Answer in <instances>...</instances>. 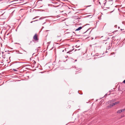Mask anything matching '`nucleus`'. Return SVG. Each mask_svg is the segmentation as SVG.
<instances>
[{
  "label": "nucleus",
  "mask_w": 125,
  "mask_h": 125,
  "mask_svg": "<svg viewBox=\"0 0 125 125\" xmlns=\"http://www.w3.org/2000/svg\"><path fill=\"white\" fill-rule=\"evenodd\" d=\"M0 56H1V63H4L5 64L6 63H8L9 62H8V59L5 56V55H0Z\"/></svg>",
  "instance_id": "1"
},
{
  "label": "nucleus",
  "mask_w": 125,
  "mask_h": 125,
  "mask_svg": "<svg viewBox=\"0 0 125 125\" xmlns=\"http://www.w3.org/2000/svg\"><path fill=\"white\" fill-rule=\"evenodd\" d=\"M110 1H109L107 2L106 0H105L103 4V5L104 7L109 8V5H111L110 4Z\"/></svg>",
  "instance_id": "2"
},
{
  "label": "nucleus",
  "mask_w": 125,
  "mask_h": 125,
  "mask_svg": "<svg viewBox=\"0 0 125 125\" xmlns=\"http://www.w3.org/2000/svg\"><path fill=\"white\" fill-rule=\"evenodd\" d=\"M59 3L60 2H59L58 4L59 5H58L56 6L58 7L57 9L59 10V11L61 12H62L63 11L64 7L62 5L60 4H59Z\"/></svg>",
  "instance_id": "3"
},
{
  "label": "nucleus",
  "mask_w": 125,
  "mask_h": 125,
  "mask_svg": "<svg viewBox=\"0 0 125 125\" xmlns=\"http://www.w3.org/2000/svg\"><path fill=\"white\" fill-rule=\"evenodd\" d=\"M39 38L38 37V36L36 33L35 34L33 37V41H35L36 42H38Z\"/></svg>",
  "instance_id": "4"
},
{
  "label": "nucleus",
  "mask_w": 125,
  "mask_h": 125,
  "mask_svg": "<svg viewBox=\"0 0 125 125\" xmlns=\"http://www.w3.org/2000/svg\"><path fill=\"white\" fill-rule=\"evenodd\" d=\"M87 2L89 4H90V5L88 6V7H89L91 6L92 4L94 2V0H87Z\"/></svg>",
  "instance_id": "5"
},
{
  "label": "nucleus",
  "mask_w": 125,
  "mask_h": 125,
  "mask_svg": "<svg viewBox=\"0 0 125 125\" xmlns=\"http://www.w3.org/2000/svg\"><path fill=\"white\" fill-rule=\"evenodd\" d=\"M111 101H109L108 102V104H109L110 103V104H109V105L108 106H107V107L108 108H111L114 105V103H113L112 104H111Z\"/></svg>",
  "instance_id": "6"
},
{
  "label": "nucleus",
  "mask_w": 125,
  "mask_h": 125,
  "mask_svg": "<svg viewBox=\"0 0 125 125\" xmlns=\"http://www.w3.org/2000/svg\"><path fill=\"white\" fill-rule=\"evenodd\" d=\"M105 44L107 45L108 46L107 47V50H109L111 46L109 42H106L105 43Z\"/></svg>",
  "instance_id": "7"
},
{
  "label": "nucleus",
  "mask_w": 125,
  "mask_h": 125,
  "mask_svg": "<svg viewBox=\"0 0 125 125\" xmlns=\"http://www.w3.org/2000/svg\"><path fill=\"white\" fill-rule=\"evenodd\" d=\"M71 12L70 11H69L68 10H65V13L64 14H66V15L68 14L69 13Z\"/></svg>",
  "instance_id": "8"
},
{
  "label": "nucleus",
  "mask_w": 125,
  "mask_h": 125,
  "mask_svg": "<svg viewBox=\"0 0 125 125\" xmlns=\"http://www.w3.org/2000/svg\"><path fill=\"white\" fill-rule=\"evenodd\" d=\"M123 111H124L123 109H121L118 111L117 112V113H120Z\"/></svg>",
  "instance_id": "9"
},
{
  "label": "nucleus",
  "mask_w": 125,
  "mask_h": 125,
  "mask_svg": "<svg viewBox=\"0 0 125 125\" xmlns=\"http://www.w3.org/2000/svg\"><path fill=\"white\" fill-rule=\"evenodd\" d=\"M82 28V27H79L77 29H76L75 30L76 31H78L80 30Z\"/></svg>",
  "instance_id": "10"
},
{
  "label": "nucleus",
  "mask_w": 125,
  "mask_h": 125,
  "mask_svg": "<svg viewBox=\"0 0 125 125\" xmlns=\"http://www.w3.org/2000/svg\"><path fill=\"white\" fill-rule=\"evenodd\" d=\"M5 13V12L3 13L1 11H0V16L3 15Z\"/></svg>",
  "instance_id": "11"
},
{
  "label": "nucleus",
  "mask_w": 125,
  "mask_h": 125,
  "mask_svg": "<svg viewBox=\"0 0 125 125\" xmlns=\"http://www.w3.org/2000/svg\"><path fill=\"white\" fill-rule=\"evenodd\" d=\"M2 53L3 54H10V52H7L6 51H5V52H2Z\"/></svg>",
  "instance_id": "12"
},
{
  "label": "nucleus",
  "mask_w": 125,
  "mask_h": 125,
  "mask_svg": "<svg viewBox=\"0 0 125 125\" xmlns=\"http://www.w3.org/2000/svg\"><path fill=\"white\" fill-rule=\"evenodd\" d=\"M119 102H120L119 101H118V102H115L114 103V105H115L116 104H118L119 103Z\"/></svg>",
  "instance_id": "13"
},
{
  "label": "nucleus",
  "mask_w": 125,
  "mask_h": 125,
  "mask_svg": "<svg viewBox=\"0 0 125 125\" xmlns=\"http://www.w3.org/2000/svg\"><path fill=\"white\" fill-rule=\"evenodd\" d=\"M1 56H0V63H1L2 62V60H1Z\"/></svg>",
  "instance_id": "14"
},
{
  "label": "nucleus",
  "mask_w": 125,
  "mask_h": 125,
  "mask_svg": "<svg viewBox=\"0 0 125 125\" xmlns=\"http://www.w3.org/2000/svg\"><path fill=\"white\" fill-rule=\"evenodd\" d=\"M13 70H14V71H17L15 69H13Z\"/></svg>",
  "instance_id": "15"
},
{
  "label": "nucleus",
  "mask_w": 125,
  "mask_h": 125,
  "mask_svg": "<svg viewBox=\"0 0 125 125\" xmlns=\"http://www.w3.org/2000/svg\"><path fill=\"white\" fill-rule=\"evenodd\" d=\"M65 58H68V56L67 55L66 56H65Z\"/></svg>",
  "instance_id": "16"
},
{
  "label": "nucleus",
  "mask_w": 125,
  "mask_h": 125,
  "mask_svg": "<svg viewBox=\"0 0 125 125\" xmlns=\"http://www.w3.org/2000/svg\"><path fill=\"white\" fill-rule=\"evenodd\" d=\"M115 54V53L114 52H112V53H111V54Z\"/></svg>",
  "instance_id": "17"
},
{
  "label": "nucleus",
  "mask_w": 125,
  "mask_h": 125,
  "mask_svg": "<svg viewBox=\"0 0 125 125\" xmlns=\"http://www.w3.org/2000/svg\"><path fill=\"white\" fill-rule=\"evenodd\" d=\"M123 82L124 83H125V80H124V81H123Z\"/></svg>",
  "instance_id": "18"
},
{
  "label": "nucleus",
  "mask_w": 125,
  "mask_h": 125,
  "mask_svg": "<svg viewBox=\"0 0 125 125\" xmlns=\"http://www.w3.org/2000/svg\"><path fill=\"white\" fill-rule=\"evenodd\" d=\"M105 46H106V47H107L108 46H107V44H105Z\"/></svg>",
  "instance_id": "19"
},
{
  "label": "nucleus",
  "mask_w": 125,
  "mask_h": 125,
  "mask_svg": "<svg viewBox=\"0 0 125 125\" xmlns=\"http://www.w3.org/2000/svg\"><path fill=\"white\" fill-rule=\"evenodd\" d=\"M117 27V25H115V28H116V27Z\"/></svg>",
  "instance_id": "20"
},
{
  "label": "nucleus",
  "mask_w": 125,
  "mask_h": 125,
  "mask_svg": "<svg viewBox=\"0 0 125 125\" xmlns=\"http://www.w3.org/2000/svg\"><path fill=\"white\" fill-rule=\"evenodd\" d=\"M20 1H23L24 0H19Z\"/></svg>",
  "instance_id": "21"
},
{
  "label": "nucleus",
  "mask_w": 125,
  "mask_h": 125,
  "mask_svg": "<svg viewBox=\"0 0 125 125\" xmlns=\"http://www.w3.org/2000/svg\"><path fill=\"white\" fill-rule=\"evenodd\" d=\"M15 11V10H14L12 12V13H13Z\"/></svg>",
  "instance_id": "22"
},
{
  "label": "nucleus",
  "mask_w": 125,
  "mask_h": 125,
  "mask_svg": "<svg viewBox=\"0 0 125 125\" xmlns=\"http://www.w3.org/2000/svg\"><path fill=\"white\" fill-rule=\"evenodd\" d=\"M3 0H0V2H2Z\"/></svg>",
  "instance_id": "23"
},
{
  "label": "nucleus",
  "mask_w": 125,
  "mask_h": 125,
  "mask_svg": "<svg viewBox=\"0 0 125 125\" xmlns=\"http://www.w3.org/2000/svg\"><path fill=\"white\" fill-rule=\"evenodd\" d=\"M124 115H122V116H121V117H124Z\"/></svg>",
  "instance_id": "24"
},
{
  "label": "nucleus",
  "mask_w": 125,
  "mask_h": 125,
  "mask_svg": "<svg viewBox=\"0 0 125 125\" xmlns=\"http://www.w3.org/2000/svg\"><path fill=\"white\" fill-rule=\"evenodd\" d=\"M123 111H125V108L124 109H123Z\"/></svg>",
  "instance_id": "25"
},
{
  "label": "nucleus",
  "mask_w": 125,
  "mask_h": 125,
  "mask_svg": "<svg viewBox=\"0 0 125 125\" xmlns=\"http://www.w3.org/2000/svg\"><path fill=\"white\" fill-rule=\"evenodd\" d=\"M55 4H58V2H55Z\"/></svg>",
  "instance_id": "26"
},
{
  "label": "nucleus",
  "mask_w": 125,
  "mask_h": 125,
  "mask_svg": "<svg viewBox=\"0 0 125 125\" xmlns=\"http://www.w3.org/2000/svg\"><path fill=\"white\" fill-rule=\"evenodd\" d=\"M70 52H67V53H68Z\"/></svg>",
  "instance_id": "27"
},
{
  "label": "nucleus",
  "mask_w": 125,
  "mask_h": 125,
  "mask_svg": "<svg viewBox=\"0 0 125 125\" xmlns=\"http://www.w3.org/2000/svg\"><path fill=\"white\" fill-rule=\"evenodd\" d=\"M18 0H14V1H18Z\"/></svg>",
  "instance_id": "28"
},
{
  "label": "nucleus",
  "mask_w": 125,
  "mask_h": 125,
  "mask_svg": "<svg viewBox=\"0 0 125 125\" xmlns=\"http://www.w3.org/2000/svg\"><path fill=\"white\" fill-rule=\"evenodd\" d=\"M34 21H32L31 22V23H32V22Z\"/></svg>",
  "instance_id": "29"
},
{
  "label": "nucleus",
  "mask_w": 125,
  "mask_h": 125,
  "mask_svg": "<svg viewBox=\"0 0 125 125\" xmlns=\"http://www.w3.org/2000/svg\"><path fill=\"white\" fill-rule=\"evenodd\" d=\"M114 37H112V39H114Z\"/></svg>",
  "instance_id": "30"
},
{
  "label": "nucleus",
  "mask_w": 125,
  "mask_h": 125,
  "mask_svg": "<svg viewBox=\"0 0 125 125\" xmlns=\"http://www.w3.org/2000/svg\"><path fill=\"white\" fill-rule=\"evenodd\" d=\"M114 37H112V39H114Z\"/></svg>",
  "instance_id": "31"
},
{
  "label": "nucleus",
  "mask_w": 125,
  "mask_h": 125,
  "mask_svg": "<svg viewBox=\"0 0 125 125\" xmlns=\"http://www.w3.org/2000/svg\"><path fill=\"white\" fill-rule=\"evenodd\" d=\"M64 51V50H62V52H63Z\"/></svg>",
  "instance_id": "32"
},
{
  "label": "nucleus",
  "mask_w": 125,
  "mask_h": 125,
  "mask_svg": "<svg viewBox=\"0 0 125 125\" xmlns=\"http://www.w3.org/2000/svg\"><path fill=\"white\" fill-rule=\"evenodd\" d=\"M4 63H3V64H1V65H4Z\"/></svg>",
  "instance_id": "33"
},
{
  "label": "nucleus",
  "mask_w": 125,
  "mask_h": 125,
  "mask_svg": "<svg viewBox=\"0 0 125 125\" xmlns=\"http://www.w3.org/2000/svg\"><path fill=\"white\" fill-rule=\"evenodd\" d=\"M99 4H100V2H99Z\"/></svg>",
  "instance_id": "34"
},
{
  "label": "nucleus",
  "mask_w": 125,
  "mask_h": 125,
  "mask_svg": "<svg viewBox=\"0 0 125 125\" xmlns=\"http://www.w3.org/2000/svg\"><path fill=\"white\" fill-rule=\"evenodd\" d=\"M75 61H77V60H75Z\"/></svg>",
  "instance_id": "35"
},
{
  "label": "nucleus",
  "mask_w": 125,
  "mask_h": 125,
  "mask_svg": "<svg viewBox=\"0 0 125 125\" xmlns=\"http://www.w3.org/2000/svg\"><path fill=\"white\" fill-rule=\"evenodd\" d=\"M34 54V53H33V54H32V55H33Z\"/></svg>",
  "instance_id": "36"
},
{
  "label": "nucleus",
  "mask_w": 125,
  "mask_h": 125,
  "mask_svg": "<svg viewBox=\"0 0 125 125\" xmlns=\"http://www.w3.org/2000/svg\"><path fill=\"white\" fill-rule=\"evenodd\" d=\"M107 52V51H106V52Z\"/></svg>",
  "instance_id": "37"
},
{
  "label": "nucleus",
  "mask_w": 125,
  "mask_h": 125,
  "mask_svg": "<svg viewBox=\"0 0 125 125\" xmlns=\"http://www.w3.org/2000/svg\"><path fill=\"white\" fill-rule=\"evenodd\" d=\"M80 50V49H78V50Z\"/></svg>",
  "instance_id": "38"
},
{
  "label": "nucleus",
  "mask_w": 125,
  "mask_h": 125,
  "mask_svg": "<svg viewBox=\"0 0 125 125\" xmlns=\"http://www.w3.org/2000/svg\"><path fill=\"white\" fill-rule=\"evenodd\" d=\"M65 52H66V50H65Z\"/></svg>",
  "instance_id": "39"
},
{
  "label": "nucleus",
  "mask_w": 125,
  "mask_h": 125,
  "mask_svg": "<svg viewBox=\"0 0 125 125\" xmlns=\"http://www.w3.org/2000/svg\"><path fill=\"white\" fill-rule=\"evenodd\" d=\"M15 64H16V65H17V63H16Z\"/></svg>",
  "instance_id": "40"
},
{
  "label": "nucleus",
  "mask_w": 125,
  "mask_h": 125,
  "mask_svg": "<svg viewBox=\"0 0 125 125\" xmlns=\"http://www.w3.org/2000/svg\"><path fill=\"white\" fill-rule=\"evenodd\" d=\"M19 66H18V68H19Z\"/></svg>",
  "instance_id": "41"
},
{
  "label": "nucleus",
  "mask_w": 125,
  "mask_h": 125,
  "mask_svg": "<svg viewBox=\"0 0 125 125\" xmlns=\"http://www.w3.org/2000/svg\"><path fill=\"white\" fill-rule=\"evenodd\" d=\"M35 19V18H33V19Z\"/></svg>",
  "instance_id": "42"
}]
</instances>
